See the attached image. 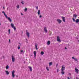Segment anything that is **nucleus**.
Returning a JSON list of instances; mask_svg holds the SVG:
<instances>
[{
  "mask_svg": "<svg viewBox=\"0 0 79 79\" xmlns=\"http://www.w3.org/2000/svg\"><path fill=\"white\" fill-rule=\"evenodd\" d=\"M2 13H4V15L5 16L6 18L7 19H8V20L10 22H11L12 21V20H11V19L10 18V17H8V16H7V15H6L5 14V12L4 11H2Z\"/></svg>",
  "mask_w": 79,
  "mask_h": 79,
  "instance_id": "obj_1",
  "label": "nucleus"
},
{
  "mask_svg": "<svg viewBox=\"0 0 79 79\" xmlns=\"http://www.w3.org/2000/svg\"><path fill=\"white\" fill-rule=\"evenodd\" d=\"M10 26L11 27H12V28H13L14 31H16V28L15 27H14V24L13 23H11Z\"/></svg>",
  "mask_w": 79,
  "mask_h": 79,
  "instance_id": "obj_2",
  "label": "nucleus"
},
{
  "mask_svg": "<svg viewBox=\"0 0 79 79\" xmlns=\"http://www.w3.org/2000/svg\"><path fill=\"white\" fill-rule=\"evenodd\" d=\"M15 71L14 70H13L12 72V76L13 78L15 77Z\"/></svg>",
  "mask_w": 79,
  "mask_h": 79,
  "instance_id": "obj_3",
  "label": "nucleus"
},
{
  "mask_svg": "<svg viewBox=\"0 0 79 79\" xmlns=\"http://www.w3.org/2000/svg\"><path fill=\"white\" fill-rule=\"evenodd\" d=\"M64 70H65V67H64V65H63L61 67V71H63Z\"/></svg>",
  "mask_w": 79,
  "mask_h": 79,
  "instance_id": "obj_4",
  "label": "nucleus"
},
{
  "mask_svg": "<svg viewBox=\"0 0 79 79\" xmlns=\"http://www.w3.org/2000/svg\"><path fill=\"white\" fill-rule=\"evenodd\" d=\"M11 57L12 61L13 63H14V62H15V57L14 56H13V55H12Z\"/></svg>",
  "mask_w": 79,
  "mask_h": 79,
  "instance_id": "obj_5",
  "label": "nucleus"
},
{
  "mask_svg": "<svg viewBox=\"0 0 79 79\" xmlns=\"http://www.w3.org/2000/svg\"><path fill=\"white\" fill-rule=\"evenodd\" d=\"M56 21L59 24H60V23H61V22H62L61 20H60L59 19H57Z\"/></svg>",
  "mask_w": 79,
  "mask_h": 79,
  "instance_id": "obj_6",
  "label": "nucleus"
},
{
  "mask_svg": "<svg viewBox=\"0 0 79 79\" xmlns=\"http://www.w3.org/2000/svg\"><path fill=\"white\" fill-rule=\"evenodd\" d=\"M26 31L27 32V33H26L28 37V38H29V37L30 36V35H29V33L27 32V30H26Z\"/></svg>",
  "mask_w": 79,
  "mask_h": 79,
  "instance_id": "obj_7",
  "label": "nucleus"
},
{
  "mask_svg": "<svg viewBox=\"0 0 79 79\" xmlns=\"http://www.w3.org/2000/svg\"><path fill=\"white\" fill-rule=\"evenodd\" d=\"M57 41L58 42H61V40L60 39V37L59 36H58L57 38Z\"/></svg>",
  "mask_w": 79,
  "mask_h": 79,
  "instance_id": "obj_8",
  "label": "nucleus"
},
{
  "mask_svg": "<svg viewBox=\"0 0 79 79\" xmlns=\"http://www.w3.org/2000/svg\"><path fill=\"white\" fill-rule=\"evenodd\" d=\"M61 18L62 19V20L63 22L65 23V22H66V19H65V17H62Z\"/></svg>",
  "mask_w": 79,
  "mask_h": 79,
  "instance_id": "obj_9",
  "label": "nucleus"
},
{
  "mask_svg": "<svg viewBox=\"0 0 79 79\" xmlns=\"http://www.w3.org/2000/svg\"><path fill=\"white\" fill-rule=\"evenodd\" d=\"M75 72L77 74L79 73V70L76 68H75Z\"/></svg>",
  "mask_w": 79,
  "mask_h": 79,
  "instance_id": "obj_10",
  "label": "nucleus"
},
{
  "mask_svg": "<svg viewBox=\"0 0 79 79\" xmlns=\"http://www.w3.org/2000/svg\"><path fill=\"white\" fill-rule=\"evenodd\" d=\"M34 55L35 58L36 56V55H37V53H36V51H35L34 52Z\"/></svg>",
  "mask_w": 79,
  "mask_h": 79,
  "instance_id": "obj_11",
  "label": "nucleus"
},
{
  "mask_svg": "<svg viewBox=\"0 0 79 79\" xmlns=\"http://www.w3.org/2000/svg\"><path fill=\"white\" fill-rule=\"evenodd\" d=\"M44 31L46 33H47V27H44Z\"/></svg>",
  "mask_w": 79,
  "mask_h": 79,
  "instance_id": "obj_12",
  "label": "nucleus"
},
{
  "mask_svg": "<svg viewBox=\"0 0 79 79\" xmlns=\"http://www.w3.org/2000/svg\"><path fill=\"white\" fill-rule=\"evenodd\" d=\"M28 68H29V69H30V71H32V67H31L29 66Z\"/></svg>",
  "mask_w": 79,
  "mask_h": 79,
  "instance_id": "obj_13",
  "label": "nucleus"
},
{
  "mask_svg": "<svg viewBox=\"0 0 79 79\" xmlns=\"http://www.w3.org/2000/svg\"><path fill=\"white\" fill-rule=\"evenodd\" d=\"M5 72L7 75H8V74H9V72H8V71H6Z\"/></svg>",
  "mask_w": 79,
  "mask_h": 79,
  "instance_id": "obj_14",
  "label": "nucleus"
},
{
  "mask_svg": "<svg viewBox=\"0 0 79 79\" xmlns=\"http://www.w3.org/2000/svg\"><path fill=\"white\" fill-rule=\"evenodd\" d=\"M72 59H73V60H75V61H77V59H76V58H74V57H73Z\"/></svg>",
  "mask_w": 79,
  "mask_h": 79,
  "instance_id": "obj_15",
  "label": "nucleus"
},
{
  "mask_svg": "<svg viewBox=\"0 0 79 79\" xmlns=\"http://www.w3.org/2000/svg\"><path fill=\"white\" fill-rule=\"evenodd\" d=\"M53 63L52 62H51L49 63V66H50L52 65Z\"/></svg>",
  "mask_w": 79,
  "mask_h": 79,
  "instance_id": "obj_16",
  "label": "nucleus"
},
{
  "mask_svg": "<svg viewBox=\"0 0 79 79\" xmlns=\"http://www.w3.org/2000/svg\"><path fill=\"white\" fill-rule=\"evenodd\" d=\"M73 17H75V19H76V18H77V15L76 14H74L73 15Z\"/></svg>",
  "mask_w": 79,
  "mask_h": 79,
  "instance_id": "obj_17",
  "label": "nucleus"
},
{
  "mask_svg": "<svg viewBox=\"0 0 79 79\" xmlns=\"http://www.w3.org/2000/svg\"><path fill=\"white\" fill-rule=\"evenodd\" d=\"M47 44L48 45H49L50 44V41H48L47 42Z\"/></svg>",
  "mask_w": 79,
  "mask_h": 79,
  "instance_id": "obj_18",
  "label": "nucleus"
},
{
  "mask_svg": "<svg viewBox=\"0 0 79 79\" xmlns=\"http://www.w3.org/2000/svg\"><path fill=\"white\" fill-rule=\"evenodd\" d=\"M40 10H39L37 12L38 15H40Z\"/></svg>",
  "mask_w": 79,
  "mask_h": 79,
  "instance_id": "obj_19",
  "label": "nucleus"
},
{
  "mask_svg": "<svg viewBox=\"0 0 79 79\" xmlns=\"http://www.w3.org/2000/svg\"><path fill=\"white\" fill-rule=\"evenodd\" d=\"M75 22H76V23H79V19H77V20H76Z\"/></svg>",
  "mask_w": 79,
  "mask_h": 79,
  "instance_id": "obj_20",
  "label": "nucleus"
},
{
  "mask_svg": "<svg viewBox=\"0 0 79 79\" xmlns=\"http://www.w3.org/2000/svg\"><path fill=\"white\" fill-rule=\"evenodd\" d=\"M35 47L36 50H38V48H37V44H35Z\"/></svg>",
  "mask_w": 79,
  "mask_h": 79,
  "instance_id": "obj_21",
  "label": "nucleus"
},
{
  "mask_svg": "<svg viewBox=\"0 0 79 79\" xmlns=\"http://www.w3.org/2000/svg\"><path fill=\"white\" fill-rule=\"evenodd\" d=\"M61 74H63V75L64 74V72L63 71H62L61 72Z\"/></svg>",
  "mask_w": 79,
  "mask_h": 79,
  "instance_id": "obj_22",
  "label": "nucleus"
},
{
  "mask_svg": "<svg viewBox=\"0 0 79 79\" xmlns=\"http://www.w3.org/2000/svg\"><path fill=\"white\" fill-rule=\"evenodd\" d=\"M41 55H44V52L43 51H42L41 52Z\"/></svg>",
  "mask_w": 79,
  "mask_h": 79,
  "instance_id": "obj_23",
  "label": "nucleus"
},
{
  "mask_svg": "<svg viewBox=\"0 0 79 79\" xmlns=\"http://www.w3.org/2000/svg\"><path fill=\"white\" fill-rule=\"evenodd\" d=\"M46 69L48 71H49V69H48V67L46 66Z\"/></svg>",
  "mask_w": 79,
  "mask_h": 79,
  "instance_id": "obj_24",
  "label": "nucleus"
},
{
  "mask_svg": "<svg viewBox=\"0 0 79 79\" xmlns=\"http://www.w3.org/2000/svg\"><path fill=\"white\" fill-rule=\"evenodd\" d=\"M24 2L23 1H21V3L22 5H24Z\"/></svg>",
  "mask_w": 79,
  "mask_h": 79,
  "instance_id": "obj_25",
  "label": "nucleus"
},
{
  "mask_svg": "<svg viewBox=\"0 0 79 79\" xmlns=\"http://www.w3.org/2000/svg\"><path fill=\"white\" fill-rule=\"evenodd\" d=\"M8 68H9V66H8V65H7L6 67V69H8Z\"/></svg>",
  "mask_w": 79,
  "mask_h": 79,
  "instance_id": "obj_26",
  "label": "nucleus"
},
{
  "mask_svg": "<svg viewBox=\"0 0 79 79\" xmlns=\"http://www.w3.org/2000/svg\"><path fill=\"white\" fill-rule=\"evenodd\" d=\"M27 8H25L24 10V12H26V11H27Z\"/></svg>",
  "mask_w": 79,
  "mask_h": 79,
  "instance_id": "obj_27",
  "label": "nucleus"
},
{
  "mask_svg": "<svg viewBox=\"0 0 79 79\" xmlns=\"http://www.w3.org/2000/svg\"><path fill=\"white\" fill-rule=\"evenodd\" d=\"M8 32L9 34H10V33H11V30H10V29H9Z\"/></svg>",
  "mask_w": 79,
  "mask_h": 79,
  "instance_id": "obj_28",
  "label": "nucleus"
},
{
  "mask_svg": "<svg viewBox=\"0 0 79 79\" xmlns=\"http://www.w3.org/2000/svg\"><path fill=\"white\" fill-rule=\"evenodd\" d=\"M17 8H19V5H18L17 6Z\"/></svg>",
  "mask_w": 79,
  "mask_h": 79,
  "instance_id": "obj_29",
  "label": "nucleus"
},
{
  "mask_svg": "<svg viewBox=\"0 0 79 79\" xmlns=\"http://www.w3.org/2000/svg\"><path fill=\"white\" fill-rule=\"evenodd\" d=\"M72 19H73V22H75V19H74V18L73 17Z\"/></svg>",
  "mask_w": 79,
  "mask_h": 79,
  "instance_id": "obj_30",
  "label": "nucleus"
},
{
  "mask_svg": "<svg viewBox=\"0 0 79 79\" xmlns=\"http://www.w3.org/2000/svg\"><path fill=\"white\" fill-rule=\"evenodd\" d=\"M18 49H20V46H18Z\"/></svg>",
  "mask_w": 79,
  "mask_h": 79,
  "instance_id": "obj_31",
  "label": "nucleus"
},
{
  "mask_svg": "<svg viewBox=\"0 0 79 79\" xmlns=\"http://www.w3.org/2000/svg\"><path fill=\"white\" fill-rule=\"evenodd\" d=\"M39 18H42V15H40Z\"/></svg>",
  "mask_w": 79,
  "mask_h": 79,
  "instance_id": "obj_32",
  "label": "nucleus"
},
{
  "mask_svg": "<svg viewBox=\"0 0 79 79\" xmlns=\"http://www.w3.org/2000/svg\"><path fill=\"white\" fill-rule=\"evenodd\" d=\"M58 64H56V68H58Z\"/></svg>",
  "mask_w": 79,
  "mask_h": 79,
  "instance_id": "obj_33",
  "label": "nucleus"
},
{
  "mask_svg": "<svg viewBox=\"0 0 79 79\" xmlns=\"http://www.w3.org/2000/svg\"><path fill=\"white\" fill-rule=\"evenodd\" d=\"M36 8L37 9V10H38V6L36 7Z\"/></svg>",
  "mask_w": 79,
  "mask_h": 79,
  "instance_id": "obj_34",
  "label": "nucleus"
},
{
  "mask_svg": "<svg viewBox=\"0 0 79 79\" xmlns=\"http://www.w3.org/2000/svg\"><path fill=\"white\" fill-rule=\"evenodd\" d=\"M9 42L10 43L11 42V40H9Z\"/></svg>",
  "mask_w": 79,
  "mask_h": 79,
  "instance_id": "obj_35",
  "label": "nucleus"
},
{
  "mask_svg": "<svg viewBox=\"0 0 79 79\" xmlns=\"http://www.w3.org/2000/svg\"><path fill=\"white\" fill-rule=\"evenodd\" d=\"M23 52V50H21V53H22V52Z\"/></svg>",
  "mask_w": 79,
  "mask_h": 79,
  "instance_id": "obj_36",
  "label": "nucleus"
},
{
  "mask_svg": "<svg viewBox=\"0 0 79 79\" xmlns=\"http://www.w3.org/2000/svg\"><path fill=\"white\" fill-rule=\"evenodd\" d=\"M59 71H60V70H59V69H57V72H59Z\"/></svg>",
  "mask_w": 79,
  "mask_h": 79,
  "instance_id": "obj_37",
  "label": "nucleus"
},
{
  "mask_svg": "<svg viewBox=\"0 0 79 79\" xmlns=\"http://www.w3.org/2000/svg\"><path fill=\"white\" fill-rule=\"evenodd\" d=\"M67 79H70V78H69V77H68Z\"/></svg>",
  "mask_w": 79,
  "mask_h": 79,
  "instance_id": "obj_38",
  "label": "nucleus"
},
{
  "mask_svg": "<svg viewBox=\"0 0 79 79\" xmlns=\"http://www.w3.org/2000/svg\"><path fill=\"white\" fill-rule=\"evenodd\" d=\"M65 49H67V48H66V47H65Z\"/></svg>",
  "mask_w": 79,
  "mask_h": 79,
  "instance_id": "obj_39",
  "label": "nucleus"
},
{
  "mask_svg": "<svg viewBox=\"0 0 79 79\" xmlns=\"http://www.w3.org/2000/svg\"><path fill=\"white\" fill-rule=\"evenodd\" d=\"M76 79H79V78H78V77H76Z\"/></svg>",
  "mask_w": 79,
  "mask_h": 79,
  "instance_id": "obj_40",
  "label": "nucleus"
},
{
  "mask_svg": "<svg viewBox=\"0 0 79 79\" xmlns=\"http://www.w3.org/2000/svg\"><path fill=\"white\" fill-rule=\"evenodd\" d=\"M3 8L4 9H5V8H4V7H3Z\"/></svg>",
  "mask_w": 79,
  "mask_h": 79,
  "instance_id": "obj_41",
  "label": "nucleus"
},
{
  "mask_svg": "<svg viewBox=\"0 0 79 79\" xmlns=\"http://www.w3.org/2000/svg\"><path fill=\"white\" fill-rule=\"evenodd\" d=\"M1 25V23L0 22V26Z\"/></svg>",
  "mask_w": 79,
  "mask_h": 79,
  "instance_id": "obj_42",
  "label": "nucleus"
},
{
  "mask_svg": "<svg viewBox=\"0 0 79 79\" xmlns=\"http://www.w3.org/2000/svg\"><path fill=\"white\" fill-rule=\"evenodd\" d=\"M21 15H23V14H22V13L21 14Z\"/></svg>",
  "mask_w": 79,
  "mask_h": 79,
  "instance_id": "obj_43",
  "label": "nucleus"
},
{
  "mask_svg": "<svg viewBox=\"0 0 79 79\" xmlns=\"http://www.w3.org/2000/svg\"><path fill=\"white\" fill-rule=\"evenodd\" d=\"M78 42H79V40H78Z\"/></svg>",
  "mask_w": 79,
  "mask_h": 79,
  "instance_id": "obj_44",
  "label": "nucleus"
},
{
  "mask_svg": "<svg viewBox=\"0 0 79 79\" xmlns=\"http://www.w3.org/2000/svg\"><path fill=\"white\" fill-rule=\"evenodd\" d=\"M62 79H64V78H63Z\"/></svg>",
  "mask_w": 79,
  "mask_h": 79,
  "instance_id": "obj_45",
  "label": "nucleus"
}]
</instances>
